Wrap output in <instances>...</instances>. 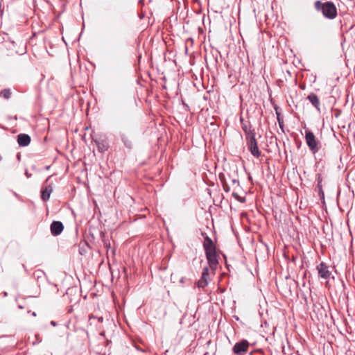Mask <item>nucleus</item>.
<instances>
[{"mask_svg": "<svg viewBox=\"0 0 355 355\" xmlns=\"http://www.w3.org/2000/svg\"><path fill=\"white\" fill-rule=\"evenodd\" d=\"M18 144L21 146H26L31 142V137L28 135L21 134L18 135Z\"/></svg>", "mask_w": 355, "mask_h": 355, "instance_id": "9d476101", "label": "nucleus"}, {"mask_svg": "<svg viewBox=\"0 0 355 355\" xmlns=\"http://www.w3.org/2000/svg\"><path fill=\"white\" fill-rule=\"evenodd\" d=\"M209 269L208 268H205L202 274V277L200 279L198 282L197 284L198 287L204 288L205 287L209 282Z\"/></svg>", "mask_w": 355, "mask_h": 355, "instance_id": "423d86ee", "label": "nucleus"}, {"mask_svg": "<svg viewBox=\"0 0 355 355\" xmlns=\"http://www.w3.org/2000/svg\"><path fill=\"white\" fill-rule=\"evenodd\" d=\"M249 347V343L246 340H243L241 342L236 343L234 346L233 351L236 354H241L243 352H245Z\"/></svg>", "mask_w": 355, "mask_h": 355, "instance_id": "20e7f679", "label": "nucleus"}, {"mask_svg": "<svg viewBox=\"0 0 355 355\" xmlns=\"http://www.w3.org/2000/svg\"><path fill=\"white\" fill-rule=\"evenodd\" d=\"M205 254L210 268L212 270H215L218 263V255L216 252V250L207 252Z\"/></svg>", "mask_w": 355, "mask_h": 355, "instance_id": "f03ea898", "label": "nucleus"}, {"mask_svg": "<svg viewBox=\"0 0 355 355\" xmlns=\"http://www.w3.org/2000/svg\"><path fill=\"white\" fill-rule=\"evenodd\" d=\"M306 141L308 146L313 153H315L318 150L315 137L313 132L310 131L306 132Z\"/></svg>", "mask_w": 355, "mask_h": 355, "instance_id": "7ed1b4c3", "label": "nucleus"}, {"mask_svg": "<svg viewBox=\"0 0 355 355\" xmlns=\"http://www.w3.org/2000/svg\"><path fill=\"white\" fill-rule=\"evenodd\" d=\"M51 324H52V325H53V326H55V322L54 321H52V322H51Z\"/></svg>", "mask_w": 355, "mask_h": 355, "instance_id": "dca6fc26", "label": "nucleus"}, {"mask_svg": "<svg viewBox=\"0 0 355 355\" xmlns=\"http://www.w3.org/2000/svg\"><path fill=\"white\" fill-rule=\"evenodd\" d=\"M63 230V225L60 221H53L51 225V232L53 235L57 236Z\"/></svg>", "mask_w": 355, "mask_h": 355, "instance_id": "0eeeda50", "label": "nucleus"}, {"mask_svg": "<svg viewBox=\"0 0 355 355\" xmlns=\"http://www.w3.org/2000/svg\"><path fill=\"white\" fill-rule=\"evenodd\" d=\"M308 98L309 100L310 101V102H311V103L315 105V107H317L319 104V100L317 97V96L314 95V94H312V95H309L308 96Z\"/></svg>", "mask_w": 355, "mask_h": 355, "instance_id": "f8f14e48", "label": "nucleus"}, {"mask_svg": "<svg viewBox=\"0 0 355 355\" xmlns=\"http://www.w3.org/2000/svg\"><path fill=\"white\" fill-rule=\"evenodd\" d=\"M321 182H322V180L320 179V177H319L318 178V187H319L320 191H322V187L320 185Z\"/></svg>", "mask_w": 355, "mask_h": 355, "instance_id": "2eb2a0df", "label": "nucleus"}, {"mask_svg": "<svg viewBox=\"0 0 355 355\" xmlns=\"http://www.w3.org/2000/svg\"><path fill=\"white\" fill-rule=\"evenodd\" d=\"M248 148L251 153L258 157L260 155V151L258 148L256 139L254 136H251L248 141Z\"/></svg>", "mask_w": 355, "mask_h": 355, "instance_id": "39448f33", "label": "nucleus"}, {"mask_svg": "<svg viewBox=\"0 0 355 355\" xmlns=\"http://www.w3.org/2000/svg\"><path fill=\"white\" fill-rule=\"evenodd\" d=\"M1 159V156L0 155V160Z\"/></svg>", "mask_w": 355, "mask_h": 355, "instance_id": "f3484780", "label": "nucleus"}, {"mask_svg": "<svg viewBox=\"0 0 355 355\" xmlns=\"http://www.w3.org/2000/svg\"><path fill=\"white\" fill-rule=\"evenodd\" d=\"M233 196L239 201L243 202L245 201L244 197L239 196L237 193H233Z\"/></svg>", "mask_w": 355, "mask_h": 355, "instance_id": "4468645a", "label": "nucleus"}, {"mask_svg": "<svg viewBox=\"0 0 355 355\" xmlns=\"http://www.w3.org/2000/svg\"><path fill=\"white\" fill-rule=\"evenodd\" d=\"M317 269H318L319 275L322 278L327 279L329 277L331 273L329 271L327 266L324 263H321L320 264H319L317 267Z\"/></svg>", "mask_w": 355, "mask_h": 355, "instance_id": "6e6552de", "label": "nucleus"}, {"mask_svg": "<svg viewBox=\"0 0 355 355\" xmlns=\"http://www.w3.org/2000/svg\"><path fill=\"white\" fill-rule=\"evenodd\" d=\"M203 247L205 248V252L209 251H213L216 250V247L212 241V240L208 236H206L205 237Z\"/></svg>", "mask_w": 355, "mask_h": 355, "instance_id": "1a4fd4ad", "label": "nucleus"}, {"mask_svg": "<svg viewBox=\"0 0 355 355\" xmlns=\"http://www.w3.org/2000/svg\"><path fill=\"white\" fill-rule=\"evenodd\" d=\"M53 191L52 187L49 185L46 187V188L42 191V198L43 200H47L51 196V193Z\"/></svg>", "mask_w": 355, "mask_h": 355, "instance_id": "9b49d317", "label": "nucleus"}, {"mask_svg": "<svg viewBox=\"0 0 355 355\" xmlns=\"http://www.w3.org/2000/svg\"><path fill=\"white\" fill-rule=\"evenodd\" d=\"M315 8L318 10H321L324 17L333 19L337 16V10L335 5L330 1L322 3L317 1L315 3Z\"/></svg>", "mask_w": 355, "mask_h": 355, "instance_id": "f257e3e1", "label": "nucleus"}, {"mask_svg": "<svg viewBox=\"0 0 355 355\" xmlns=\"http://www.w3.org/2000/svg\"><path fill=\"white\" fill-rule=\"evenodd\" d=\"M0 96L6 99H8L11 96V92L9 89H4L0 92Z\"/></svg>", "mask_w": 355, "mask_h": 355, "instance_id": "ddd939ff", "label": "nucleus"}]
</instances>
